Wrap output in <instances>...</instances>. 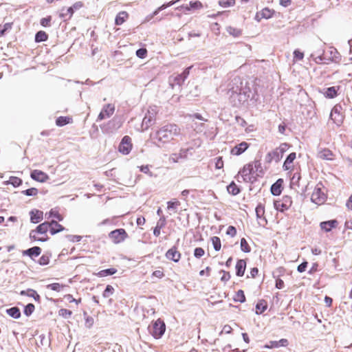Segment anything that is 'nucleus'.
I'll list each match as a JSON object with an SVG mask.
<instances>
[{
	"instance_id": "cd10ccee",
	"label": "nucleus",
	"mask_w": 352,
	"mask_h": 352,
	"mask_svg": "<svg viewBox=\"0 0 352 352\" xmlns=\"http://www.w3.org/2000/svg\"><path fill=\"white\" fill-rule=\"evenodd\" d=\"M43 212L41 210H34L30 212V220L34 223H37L43 219Z\"/></svg>"
},
{
	"instance_id": "bb28decb",
	"label": "nucleus",
	"mask_w": 352,
	"mask_h": 352,
	"mask_svg": "<svg viewBox=\"0 0 352 352\" xmlns=\"http://www.w3.org/2000/svg\"><path fill=\"white\" fill-rule=\"evenodd\" d=\"M187 150L181 149L178 153H173L169 157V160L173 163H177L180 159H184L186 157Z\"/></svg>"
},
{
	"instance_id": "4c0bfd02",
	"label": "nucleus",
	"mask_w": 352,
	"mask_h": 352,
	"mask_svg": "<svg viewBox=\"0 0 352 352\" xmlns=\"http://www.w3.org/2000/svg\"><path fill=\"white\" fill-rule=\"evenodd\" d=\"M117 272V270L116 268H109L106 270H101L98 272L97 276L99 277H104L110 275H113Z\"/></svg>"
},
{
	"instance_id": "f704fd0d",
	"label": "nucleus",
	"mask_w": 352,
	"mask_h": 352,
	"mask_svg": "<svg viewBox=\"0 0 352 352\" xmlns=\"http://www.w3.org/2000/svg\"><path fill=\"white\" fill-rule=\"evenodd\" d=\"M128 16L129 15L126 12L122 11L119 12L115 19L116 24L118 25H122L126 21Z\"/></svg>"
},
{
	"instance_id": "69168bd1",
	"label": "nucleus",
	"mask_w": 352,
	"mask_h": 352,
	"mask_svg": "<svg viewBox=\"0 0 352 352\" xmlns=\"http://www.w3.org/2000/svg\"><path fill=\"white\" fill-rule=\"evenodd\" d=\"M147 51L144 48H140L136 51V56L140 58H145Z\"/></svg>"
},
{
	"instance_id": "3c124183",
	"label": "nucleus",
	"mask_w": 352,
	"mask_h": 352,
	"mask_svg": "<svg viewBox=\"0 0 352 352\" xmlns=\"http://www.w3.org/2000/svg\"><path fill=\"white\" fill-rule=\"evenodd\" d=\"M255 211L257 219H261L263 217L265 214V208L262 204H258L256 206Z\"/></svg>"
},
{
	"instance_id": "39448f33",
	"label": "nucleus",
	"mask_w": 352,
	"mask_h": 352,
	"mask_svg": "<svg viewBox=\"0 0 352 352\" xmlns=\"http://www.w3.org/2000/svg\"><path fill=\"white\" fill-rule=\"evenodd\" d=\"M326 199L327 196L324 192L323 186L321 184H317L311 197V201L318 205H320L326 201Z\"/></svg>"
},
{
	"instance_id": "a19ab883",
	"label": "nucleus",
	"mask_w": 352,
	"mask_h": 352,
	"mask_svg": "<svg viewBox=\"0 0 352 352\" xmlns=\"http://www.w3.org/2000/svg\"><path fill=\"white\" fill-rule=\"evenodd\" d=\"M5 184H12L14 187H18L22 184V180L17 177L12 176L8 181L4 182Z\"/></svg>"
},
{
	"instance_id": "052dcab7",
	"label": "nucleus",
	"mask_w": 352,
	"mask_h": 352,
	"mask_svg": "<svg viewBox=\"0 0 352 352\" xmlns=\"http://www.w3.org/2000/svg\"><path fill=\"white\" fill-rule=\"evenodd\" d=\"M22 193L27 196H34V195H37L38 190L35 188H31L27 189L25 190H23L22 192Z\"/></svg>"
},
{
	"instance_id": "e433bc0d",
	"label": "nucleus",
	"mask_w": 352,
	"mask_h": 352,
	"mask_svg": "<svg viewBox=\"0 0 352 352\" xmlns=\"http://www.w3.org/2000/svg\"><path fill=\"white\" fill-rule=\"evenodd\" d=\"M72 118L67 116H60L56 120V124L58 126H63L72 122Z\"/></svg>"
},
{
	"instance_id": "bf43d9fd",
	"label": "nucleus",
	"mask_w": 352,
	"mask_h": 352,
	"mask_svg": "<svg viewBox=\"0 0 352 352\" xmlns=\"http://www.w3.org/2000/svg\"><path fill=\"white\" fill-rule=\"evenodd\" d=\"M49 262H50V256L47 254L42 255L38 260V263L41 265H46L49 263Z\"/></svg>"
},
{
	"instance_id": "c756f323",
	"label": "nucleus",
	"mask_w": 352,
	"mask_h": 352,
	"mask_svg": "<svg viewBox=\"0 0 352 352\" xmlns=\"http://www.w3.org/2000/svg\"><path fill=\"white\" fill-rule=\"evenodd\" d=\"M41 252V249L39 247L35 246V247L29 248L26 250H24L23 252V254L28 255L32 258L33 256H38V255H40Z\"/></svg>"
},
{
	"instance_id": "9b49d317",
	"label": "nucleus",
	"mask_w": 352,
	"mask_h": 352,
	"mask_svg": "<svg viewBox=\"0 0 352 352\" xmlns=\"http://www.w3.org/2000/svg\"><path fill=\"white\" fill-rule=\"evenodd\" d=\"M109 237L113 243H119L124 241L127 237V234L125 230L120 228L111 231L109 233Z\"/></svg>"
},
{
	"instance_id": "5701e85b",
	"label": "nucleus",
	"mask_w": 352,
	"mask_h": 352,
	"mask_svg": "<svg viewBox=\"0 0 352 352\" xmlns=\"http://www.w3.org/2000/svg\"><path fill=\"white\" fill-rule=\"evenodd\" d=\"M121 126L122 122H120V120L116 118H113L107 123L108 128L107 129V131L108 133H111L113 131H116L120 128Z\"/></svg>"
},
{
	"instance_id": "a18cd8bd",
	"label": "nucleus",
	"mask_w": 352,
	"mask_h": 352,
	"mask_svg": "<svg viewBox=\"0 0 352 352\" xmlns=\"http://www.w3.org/2000/svg\"><path fill=\"white\" fill-rule=\"evenodd\" d=\"M47 39V34L43 31H39L36 34L35 41L37 43L45 41Z\"/></svg>"
},
{
	"instance_id": "09e8293b",
	"label": "nucleus",
	"mask_w": 352,
	"mask_h": 352,
	"mask_svg": "<svg viewBox=\"0 0 352 352\" xmlns=\"http://www.w3.org/2000/svg\"><path fill=\"white\" fill-rule=\"evenodd\" d=\"M64 287L65 286L63 285L58 283H54L47 285V288L58 292H60Z\"/></svg>"
},
{
	"instance_id": "49530a36",
	"label": "nucleus",
	"mask_w": 352,
	"mask_h": 352,
	"mask_svg": "<svg viewBox=\"0 0 352 352\" xmlns=\"http://www.w3.org/2000/svg\"><path fill=\"white\" fill-rule=\"evenodd\" d=\"M211 241L215 251H219L221 248V243L220 238L218 236H212L211 238Z\"/></svg>"
},
{
	"instance_id": "6e6d98bb",
	"label": "nucleus",
	"mask_w": 352,
	"mask_h": 352,
	"mask_svg": "<svg viewBox=\"0 0 352 352\" xmlns=\"http://www.w3.org/2000/svg\"><path fill=\"white\" fill-rule=\"evenodd\" d=\"M34 311V305L32 303L27 305L24 309V314L28 316H30Z\"/></svg>"
},
{
	"instance_id": "338daca9",
	"label": "nucleus",
	"mask_w": 352,
	"mask_h": 352,
	"mask_svg": "<svg viewBox=\"0 0 352 352\" xmlns=\"http://www.w3.org/2000/svg\"><path fill=\"white\" fill-rule=\"evenodd\" d=\"M166 224V218H165V217L162 216L160 218V219L157 222L156 226L162 229L164 227H165Z\"/></svg>"
},
{
	"instance_id": "a878e982",
	"label": "nucleus",
	"mask_w": 352,
	"mask_h": 352,
	"mask_svg": "<svg viewBox=\"0 0 352 352\" xmlns=\"http://www.w3.org/2000/svg\"><path fill=\"white\" fill-rule=\"evenodd\" d=\"M296 157V153H291L283 163V168L285 170H289L292 168V163Z\"/></svg>"
},
{
	"instance_id": "ea45409f",
	"label": "nucleus",
	"mask_w": 352,
	"mask_h": 352,
	"mask_svg": "<svg viewBox=\"0 0 352 352\" xmlns=\"http://www.w3.org/2000/svg\"><path fill=\"white\" fill-rule=\"evenodd\" d=\"M154 121L155 119L153 118V117L150 116L149 115L146 113L142 120V126H145V129H147L154 123Z\"/></svg>"
},
{
	"instance_id": "37998d69",
	"label": "nucleus",
	"mask_w": 352,
	"mask_h": 352,
	"mask_svg": "<svg viewBox=\"0 0 352 352\" xmlns=\"http://www.w3.org/2000/svg\"><path fill=\"white\" fill-rule=\"evenodd\" d=\"M191 126L197 133H201L205 129V124L204 122H198L197 121H195L192 122Z\"/></svg>"
},
{
	"instance_id": "2f4dec72",
	"label": "nucleus",
	"mask_w": 352,
	"mask_h": 352,
	"mask_svg": "<svg viewBox=\"0 0 352 352\" xmlns=\"http://www.w3.org/2000/svg\"><path fill=\"white\" fill-rule=\"evenodd\" d=\"M45 217L47 219L54 217L60 221L63 220V217L59 214L58 210L56 208H52L49 212L45 213Z\"/></svg>"
},
{
	"instance_id": "de8ad7c7",
	"label": "nucleus",
	"mask_w": 352,
	"mask_h": 352,
	"mask_svg": "<svg viewBox=\"0 0 352 352\" xmlns=\"http://www.w3.org/2000/svg\"><path fill=\"white\" fill-rule=\"evenodd\" d=\"M300 179V173H294L291 178V186L292 188L299 186V180Z\"/></svg>"
},
{
	"instance_id": "2eb2a0df",
	"label": "nucleus",
	"mask_w": 352,
	"mask_h": 352,
	"mask_svg": "<svg viewBox=\"0 0 352 352\" xmlns=\"http://www.w3.org/2000/svg\"><path fill=\"white\" fill-rule=\"evenodd\" d=\"M325 58L329 57L331 58L329 60L330 62L339 63L340 61L341 57L340 54L338 52L336 49L334 47H329V49L327 52H324V55Z\"/></svg>"
},
{
	"instance_id": "9d476101",
	"label": "nucleus",
	"mask_w": 352,
	"mask_h": 352,
	"mask_svg": "<svg viewBox=\"0 0 352 352\" xmlns=\"http://www.w3.org/2000/svg\"><path fill=\"white\" fill-rule=\"evenodd\" d=\"M132 147L131 138L128 135H125L119 144L118 151L123 155H128L131 152Z\"/></svg>"
},
{
	"instance_id": "f3484780",
	"label": "nucleus",
	"mask_w": 352,
	"mask_h": 352,
	"mask_svg": "<svg viewBox=\"0 0 352 352\" xmlns=\"http://www.w3.org/2000/svg\"><path fill=\"white\" fill-rule=\"evenodd\" d=\"M249 147V144L246 142H242L236 145L231 149V154L233 155H240L244 153Z\"/></svg>"
},
{
	"instance_id": "4d7b16f0",
	"label": "nucleus",
	"mask_w": 352,
	"mask_h": 352,
	"mask_svg": "<svg viewBox=\"0 0 352 352\" xmlns=\"http://www.w3.org/2000/svg\"><path fill=\"white\" fill-rule=\"evenodd\" d=\"M113 292H114L113 287L111 285H107L102 294V296L104 298H108L111 294H113Z\"/></svg>"
},
{
	"instance_id": "4468645a",
	"label": "nucleus",
	"mask_w": 352,
	"mask_h": 352,
	"mask_svg": "<svg viewBox=\"0 0 352 352\" xmlns=\"http://www.w3.org/2000/svg\"><path fill=\"white\" fill-rule=\"evenodd\" d=\"M30 177L32 179L43 183L49 179L47 174L40 170H34L32 171Z\"/></svg>"
},
{
	"instance_id": "aec40b11",
	"label": "nucleus",
	"mask_w": 352,
	"mask_h": 352,
	"mask_svg": "<svg viewBox=\"0 0 352 352\" xmlns=\"http://www.w3.org/2000/svg\"><path fill=\"white\" fill-rule=\"evenodd\" d=\"M182 0H173L170 1L166 3H164L159 8H157L151 15L146 16V20L148 21L151 19L153 16H156L160 11L167 8L168 7H170L178 2L182 1Z\"/></svg>"
},
{
	"instance_id": "58836bf2",
	"label": "nucleus",
	"mask_w": 352,
	"mask_h": 352,
	"mask_svg": "<svg viewBox=\"0 0 352 352\" xmlns=\"http://www.w3.org/2000/svg\"><path fill=\"white\" fill-rule=\"evenodd\" d=\"M227 190L232 195H236L240 192V189L234 182H232L229 186H228Z\"/></svg>"
},
{
	"instance_id": "ddd939ff",
	"label": "nucleus",
	"mask_w": 352,
	"mask_h": 352,
	"mask_svg": "<svg viewBox=\"0 0 352 352\" xmlns=\"http://www.w3.org/2000/svg\"><path fill=\"white\" fill-rule=\"evenodd\" d=\"M330 119L337 126H340L344 120V116L340 113L339 108L334 107L330 113Z\"/></svg>"
},
{
	"instance_id": "c85d7f7f",
	"label": "nucleus",
	"mask_w": 352,
	"mask_h": 352,
	"mask_svg": "<svg viewBox=\"0 0 352 352\" xmlns=\"http://www.w3.org/2000/svg\"><path fill=\"white\" fill-rule=\"evenodd\" d=\"M245 267H246L245 261L243 259L239 260L236 264V275L238 276H243L244 274L245 270Z\"/></svg>"
},
{
	"instance_id": "c9c22d12",
	"label": "nucleus",
	"mask_w": 352,
	"mask_h": 352,
	"mask_svg": "<svg viewBox=\"0 0 352 352\" xmlns=\"http://www.w3.org/2000/svg\"><path fill=\"white\" fill-rule=\"evenodd\" d=\"M6 313L12 318L18 319L21 317V312L18 307H14L6 310Z\"/></svg>"
},
{
	"instance_id": "0eeeda50",
	"label": "nucleus",
	"mask_w": 352,
	"mask_h": 352,
	"mask_svg": "<svg viewBox=\"0 0 352 352\" xmlns=\"http://www.w3.org/2000/svg\"><path fill=\"white\" fill-rule=\"evenodd\" d=\"M50 225L49 223V222H44V223H41L40 225H38L36 230H32L30 233V237L35 241H46L47 240V238H44V237H41V238H38V237H36L35 234L36 233H38V234H46L48 230H50Z\"/></svg>"
},
{
	"instance_id": "f03ea898",
	"label": "nucleus",
	"mask_w": 352,
	"mask_h": 352,
	"mask_svg": "<svg viewBox=\"0 0 352 352\" xmlns=\"http://www.w3.org/2000/svg\"><path fill=\"white\" fill-rule=\"evenodd\" d=\"M228 91L229 100L234 106H239L246 102L250 97V90L246 86H243V82L239 78H235L230 84Z\"/></svg>"
},
{
	"instance_id": "b1692460",
	"label": "nucleus",
	"mask_w": 352,
	"mask_h": 352,
	"mask_svg": "<svg viewBox=\"0 0 352 352\" xmlns=\"http://www.w3.org/2000/svg\"><path fill=\"white\" fill-rule=\"evenodd\" d=\"M340 89V87H331L324 89L322 92L324 96L328 98H334L338 95V91Z\"/></svg>"
},
{
	"instance_id": "a211bd4d",
	"label": "nucleus",
	"mask_w": 352,
	"mask_h": 352,
	"mask_svg": "<svg viewBox=\"0 0 352 352\" xmlns=\"http://www.w3.org/2000/svg\"><path fill=\"white\" fill-rule=\"evenodd\" d=\"M273 14L274 11L272 10L265 8L256 14L255 19L257 21H260L262 19H268L273 16Z\"/></svg>"
},
{
	"instance_id": "20e7f679",
	"label": "nucleus",
	"mask_w": 352,
	"mask_h": 352,
	"mask_svg": "<svg viewBox=\"0 0 352 352\" xmlns=\"http://www.w3.org/2000/svg\"><path fill=\"white\" fill-rule=\"evenodd\" d=\"M289 148V144L287 143L281 144L278 147L274 149L273 151L269 153L267 155V158L269 162L275 161L276 162H279L283 156L285 152Z\"/></svg>"
},
{
	"instance_id": "864d4df0",
	"label": "nucleus",
	"mask_w": 352,
	"mask_h": 352,
	"mask_svg": "<svg viewBox=\"0 0 352 352\" xmlns=\"http://www.w3.org/2000/svg\"><path fill=\"white\" fill-rule=\"evenodd\" d=\"M189 118L191 120V122H195L196 120L202 121V122L204 123V122H207V119H205L201 114L196 113L192 115L189 116Z\"/></svg>"
},
{
	"instance_id": "c03bdc74",
	"label": "nucleus",
	"mask_w": 352,
	"mask_h": 352,
	"mask_svg": "<svg viewBox=\"0 0 352 352\" xmlns=\"http://www.w3.org/2000/svg\"><path fill=\"white\" fill-rule=\"evenodd\" d=\"M180 206V202L174 199L173 201H169L167 202V209L174 210L175 212H177V208Z\"/></svg>"
},
{
	"instance_id": "1a4fd4ad",
	"label": "nucleus",
	"mask_w": 352,
	"mask_h": 352,
	"mask_svg": "<svg viewBox=\"0 0 352 352\" xmlns=\"http://www.w3.org/2000/svg\"><path fill=\"white\" fill-rule=\"evenodd\" d=\"M292 204V200L289 196H283L280 200L274 201V208L280 212L288 210Z\"/></svg>"
},
{
	"instance_id": "6ab92c4d",
	"label": "nucleus",
	"mask_w": 352,
	"mask_h": 352,
	"mask_svg": "<svg viewBox=\"0 0 352 352\" xmlns=\"http://www.w3.org/2000/svg\"><path fill=\"white\" fill-rule=\"evenodd\" d=\"M166 256L175 263L178 262L181 258V254L177 251L176 247H173L167 251Z\"/></svg>"
},
{
	"instance_id": "4be33fe9",
	"label": "nucleus",
	"mask_w": 352,
	"mask_h": 352,
	"mask_svg": "<svg viewBox=\"0 0 352 352\" xmlns=\"http://www.w3.org/2000/svg\"><path fill=\"white\" fill-rule=\"evenodd\" d=\"M49 223L50 225V232L52 235L56 234L65 230V228L56 221L52 220L51 222H49Z\"/></svg>"
},
{
	"instance_id": "7c9ffc66",
	"label": "nucleus",
	"mask_w": 352,
	"mask_h": 352,
	"mask_svg": "<svg viewBox=\"0 0 352 352\" xmlns=\"http://www.w3.org/2000/svg\"><path fill=\"white\" fill-rule=\"evenodd\" d=\"M227 32L234 38L239 37L242 34V30L232 26L226 27Z\"/></svg>"
},
{
	"instance_id": "774afa93",
	"label": "nucleus",
	"mask_w": 352,
	"mask_h": 352,
	"mask_svg": "<svg viewBox=\"0 0 352 352\" xmlns=\"http://www.w3.org/2000/svg\"><path fill=\"white\" fill-rule=\"evenodd\" d=\"M294 58L296 60H300L304 58L303 52H300L298 50H296L294 52Z\"/></svg>"
},
{
	"instance_id": "72a5a7b5",
	"label": "nucleus",
	"mask_w": 352,
	"mask_h": 352,
	"mask_svg": "<svg viewBox=\"0 0 352 352\" xmlns=\"http://www.w3.org/2000/svg\"><path fill=\"white\" fill-rule=\"evenodd\" d=\"M74 12L72 10V8L70 7L67 8H63L60 10L59 16L62 19H69L72 18Z\"/></svg>"
},
{
	"instance_id": "0e129e2a",
	"label": "nucleus",
	"mask_w": 352,
	"mask_h": 352,
	"mask_svg": "<svg viewBox=\"0 0 352 352\" xmlns=\"http://www.w3.org/2000/svg\"><path fill=\"white\" fill-rule=\"evenodd\" d=\"M157 113V107L153 106V107H149L146 113L148 115H149L150 116L153 117V118L155 120V116H156Z\"/></svg>"
},
{
	"instance_id": "603ef678",
	"label": "nucleus",
	"mask_w": 352,
	"mask_h": 352,
	"mask_svg": "<svg viewBox=\"0 0 352 352\" xmlns=\"http://www.w3.org/2000/svg\"><path fill=\"white\" fill-rule=\"evenodd\" d=\"M241 249L244 252H250L251 251V249L245 240V239L243 238L241 239Z\"/></svg>"
},
{
	"instance_id": "13d9d810",
	"label": "nucleus",
	"mask_w": 352,
	"mask_h": 352,
	"mask_svg": "<svg viewBox=\"0 0 352 352\" xmlns=\"http://www.w3.org/2000/svg\"><path fill=\"white\" fill-rule=\"evenodd\" d=\"M59 316L65 318H68L71 316L72 314V312L70 310L66 309H60L58 311Z\"/></svg>"
},
{
	"instance_id": "5fc2aeb1",
	"label": "nucleus",
	"mask_w": 352,
	"mask_h": 352,
	"mask_svg": "<svg viewBox=\"0 0 352 352\" xmlns=\"http://www.w3.org/2000/svg\"><path fill=\"white\" fill-rule=\"evenodd\" d=\"M235 3V0H220L219 3L221 7L228 8L232 6Z\"/></svg>"
},
{
	"instance_id": "7ed1b4c3",
	"label": "nucleus",
	"mask_w": 352,
	"mask_h": 352,
	"mask_svg": "<svg viewBox=\"0 0 352 352\" xmlns=\"http://www.w3.org/2000/svg\"><path fill=\"white\" fill-rule=\"evenodd\" d=\"M258 172L262 173L261 163L258 160H254L245 164L239 173L245 182L253 183L259 176Z\"/></svg>"
},
{
	"instance_id": "f257e3e1",
	"label": "nucleus",
	"mask_w": 352,
	"mask_h": 352,
	"mask_svg": "<svg viewBox=\"0 0 352 352\" xmlns=\"http://www.w3.org/2000/svg\"><path fill=\"white\" fill-rule=\"evenodd\" d=\"M180 135L181 129L177 124H168L151 133L150 138L155 146L162 147L175 140V138Z\"/></svg>"
},
{
	"instance_id": "e2e57ef3",
	"label": "nucleus",
	"mask_w": 352,
	"mask_h": 352,
	"mask_svg": "<svg viewBox=\"0 0 352 352\" xmlns=\"http://www.w3.org/2000/svg\"><path fill=\"white\" fill-rule=\"evenodd\" d=\"M205 251L202 248H196L194 250V256L196 258H201L204 255Z\"/></svg>"
},
{
	"instance_id": "79ce46f5",
	"label": "nucleus",
	"mask_w": 352,
	"mask_h": 352,
	"mask_svg": "<svg viewBox=\"0 0 352 352\" xmlns=\"http://www.w3.org/2000/svg\"><path fill=\"white\" fill-rule=\"evenodd\" d=\"M267 309V303L265 300H260L256 305V314H261Z\"/></svg>"
},
{
	"instance_id": "473e14b6",
	"label": "nucleus",
	"mask_w": 352,
	"mask_h": 352,
	"mask_svg": "<svg viewBox=\"0 0 352 352\" xmlns=\"http://www.w3.org/2000/svg\"><path fill=\"white\" fill-rule=\"evenodd\" d=\"M20 294L21 296H30V297H32L36 301H39L40 300V296L39 295L37 294V292L34 290V289H28V290H23L20 292Z\"/></svg>"
},
{
	"instance_id": "dca6fc26",
	"label": "nucleus",
	"mask_w": 352,
	"mask_h": 352,
	"mask_svg": "<svg viewBox=\"0 0 352 352\" xmlns=\"http://www.w3.org/2000/svg\"><path fill=\"white\" fill-rule=\"evenodd\" d=\"M338 226V221L336 219H332L327 221H322L320 223V228L325 232L331 231L332 229L336 228Z\"/></svg>"
},
{
	"instance_id": "393cba45",
	"label": "nucleus",
	"mask_w": 352,
	"mask_h": 352,
	"mask_svg": "<svg viewBox=\"0 0 352 352\" xmlns=\"http://www.w3.org/2000/svg\"><path fill=\"white\" fill-rule=\"evenodd\" d=\"M283 180L282 179H278L271 187V192L273 195L278 196L282 192V185Z\"/></svg>"
},
{
	"instance_id": "680f3d73",
	"label": "nucleus",
	"mask_w": 352,
	"mask_h": 352,
	"mask_svg": "<svg viewBox=\"0 0 352 352\" xmlns=\"http://www.w3.org/2000/svg\"><path fill=\"white\" fill-rule=\"evenodd\" d=\"M190 6L191 8V10H199L203 8L201 2H200L199 1H190Z\"/></svg>"
},
{
	"instance_id": "6e6552de",
	"label": "nucleus",
	"mask_w": 352,
	"mask_h": 352,
	"mask_svg": "<svg viewBox=\"0 0 352 352\" xmlns=\"http://www.w3.org/2000/svg\"><path fill=\"white\" fill-rule=\"evenodd\" d=\"M166 326L164 322L160 319L157 320L150 329L151 335L156 339L160 338L164 333Z\"/></svg>"
},
{
	"instance_id": "f8f14e48",
	"label": "nucleus",
	"mask_w": 352,
	"mask_h": 352,
	"mask_svg": "<svg viewBox=\"0 0 352 352\" xmlns=\"http://www.w3.org/2000/svg\"><path fill=\"white\" fill-rule=\"evenodd\" d=\"M114 111H115V106L113 104H105L102 107L100 113H99L98 118H97V121H101L104 119L110 118L114 113Z\"/></svg>"
},
{
	"instance_id": "8fccbe9b",
	"label": "nucleus",
	"mask_w": 352,
	"mask_h": 352,
	"mask_svg": "<svg viewBox=\"0 0 352 352\" xmlns=\"http://www.w3.org/2000/svg\"><path fill=\"white\" fill-rule=\"evenodd\" d=\"M234 300L236 302H245V297L244 292L243 290H239L236 293V294L234 297Z\"/></svg>"
},
{
	"instance_id": "423d86ee",
	"label": "nucleus",
	"mask_w": 352,
	"mask_h": 352,
	"mask_svg": "<svg viewBox=\"0 0 352 352\" xmlns=\"http://www.w3.org/2000/svg\"><path fill=\"white\" fill-rule=\"evenodd\" d=\"M324 49L322 46H316L314 50L311 54V58L317 64H329V60H331L329 57H324Z\"/></svg>"
},
{
	"instance_id": "412c9836",
	"label": "nucleus",
	"mask_w": 352,
	"mask_h": 352,
	"mask_svg": "<svg viewBox=\"0 0 352 352\" xmlns=\"http://www.w3.org/2000/svg\"><path fill=\"white\" fill-rule=\"evenodd\" d=\"M318 157L323 160H333L334 155L329 149L323 148L318 152Z\"/></svg>"
}]
</instances>
